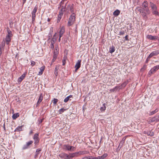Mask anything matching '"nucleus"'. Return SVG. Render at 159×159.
<instances>
[{
    "label": "nucleus",
    "mask_w": 159,
    "mask_h": 159,
    "mask_svg": "<svg viewBox=\"0 0 159 159\" xmlns=\"http://www.w3.org/2000/svg\"><path fill=\"white\" fill-rule=\"evenodd\" d=\"M59 14H62V16L63 15V13L62 12V9H61V10L59 12Z\"/></svg>",
    "instance_id": "0e129e2a"
},
{
    "label": "nucleus",
    "mask_w": 159,
    "mask_h": 159,
    "mask_svg": "<svg viewBox=\"0 0 159 159\" xmlns=\"http://www.w3.org/2000/svg\"><path fill=\"white\" fill-rule=\"evenodd\" d=\"M12 35H12V34H7L6 35V37H7V38H11L12 36Z\"/></svg>",
    "instance_id": "49530a36"
},
{
    "label": "nucleus",
    "mask_w": 159,
    "mask_h": 159,
    "mask_svg": "<svg viewBox=\"0 0 159 159\" xmlns=\"http://www.w3.org/2000/svg\"><path fill=\"white\" fill-rule=\"evenodd\" d=\"M22 126H18V127H17L15 130L14 131H20L22 130Z\"/></svg>",
    "instance_id": "c85d7f7f"
},
{
    "label": "nucleus",
    "mask_w": 159,
    "mask_h": 159,
    "mask_svg": "<svg viewBox=\"0 0 159 159\" xmlns=\"http://www.w3.org/2000/svg\"><path fill=\"white\" fill-rule=\"evenodd\" d=\"M128 80H127L125 81L120 86H121V89L122 88H124L125 87L126 85L128 84Z\"/></svg>",
    "instance_id": "4be33fe9"
},
{
    "label": "nucleus",
    "mask_w": 159,
    "mask_h": 159,
    "mask_svg": "<svg viewBox=\"0 0 159 159\" xmlns=\"http://www.w3.org/2000/svg\"><path fill=\"white\" fill-rule=\"evenodd\" d=\"M107 156V154L105 153L101 156H98V157H93L91 159H104V158Z\"/></svg>",
    "instance_id": "9b49d317"
},
{
    "label": "nucleus",
    "mask_w": 159,
    "mask_h": 159,
    "mask_svg": "<svg viewBox=\"0 0 159 159\" xmlns=\"http://www.w3.org/2000/svg\"><path fill=\"white\" fill-rule=\"evenodd\" d=\"M43 120V119H39L38 120L39 124L42 123Z\"/></svg>",
    "instance_id": "de8ad7c7"
},
{
    "label": "nucleus",
    "mask_w": 159,
    "mask_h": 159,
    "mask_svg": "<svg viewBox=\"0 0 159 159\" xmlns=\"http://www.w3.org/2000/svg\"><path fill=\"white\" fill-rule=\"evenodd\" d=\"M75 21V14L74 13H73L70 16L68 20L67 23L68 26H70L74 24Z\"/></svg>",
    "instance_id": "f257e3e1"
},
{
    "label": "nucleus",
    "mask_w": 159,
    "mask_h": 159,
    "mask_svg": "<svg viewBox=\"0 0 159 159\" xmlns=\"http://www.w3.org/2000/svg\"><path fill=\"white\" fill-rule=\"evenodd\" d=\"M64 1H63V0H62L61 1L60 3V4L61 6L64 4Z\"/></svg>",
    "instance_id": "052dcab7"
},
{
    "label": "nucleus",
    "mask_w": 159,
    "mask_h": 159,
    "mask_svg": "<svg viewBox=\"0 0 159 159\" xmlns=\"http://www.w3.org/2000/svg\"><path fill=\"white\" fill-rule=\"evenodd\" d=\"M26 73H24L20 77L18 78V81L20 83L22 80L25 78L26 76Z\"/></svg>",
    "instance_id": "dca6fc26"
},
{
    "label": "nucleus",
    "mask_w": 159,
    "mask_h": 159,
    "mask_svg": "<svg viewBox=\"0 0 159 159\" xmlns=\"http://www.w3.org/2000/svg\"><path fill=\"white\" fill-rule=\"evenodd\" d=\"M39 153H37L34 156V158H36L38 156V155L39 154Z\"/></svg>",
    "instance_id": "bf43d9fd"
},
{
    "label": "nucleus",
    "mask_w": 159,
    "mask_h": 159,
    "mask_svg": "<svg viewBox=\"0 0 159 159\" xmlns=\"http://www.w3.org/2000/svg\"><path fill=\"white\" fill-rule=\"evenodd\" d=\"M35 64V62L34 61H32L31 63V65L32 66H34Z\"/></svg>",
    "instance_id": "864d4df0"
},
{
    "label": "nucleus",
    "mask_w": 159,
    "mask_h": 159,
    "mask_svg": "<svg viewBox=\"0 0 159 159\" xmlns=\"http://www.w3.org/2000/svg\"><path fill=\"white\" fill-rule=\"evenodd\" d=\"M147 65H146V64H144L143 65L142 68H143L144 69H146L147 68Z\"/></svg>",
    "instance_id": "13d9d810"
},
{
    "label": "nucleus",
    "mask_w": 159,
    "mask_h": 159,
    "mask_svg": "<svg viewBox=\"0 0 159 159\" xmlns=\"http://www.w3.org/2000/svg\"><path fill=\"white\" fill-rule=\"evenodd\" d=\"M148 2L147 1H144L142 3L143 8H145L148 7Z\"/></svg>",
    "instance_id": "aec40b11"
},
{
    "label": "nucleus",
    "mask_w": 159,
    "mask_h": 159,
    "mask_svg": "<svg viewBox=\"0 0 159 159\" xmlns=\"http://www.w3.org/2000/svg\"><path fill=\"white\" fill-rule=\"evenodd\" d=\"M136 10L140 13H142L144 11L143 8L142 9L141 7H138L136 8Z\"/></svg>",
    "instance_id": "7c9ffc66"
},
{
    "label": "nucleus",
    "mask_w": 159,
    "mask_h": 159,
    "mask_svg": "<svg viewBox=\"0 0 159 159\" xmlns=\"http://www.w3.org/2000/svg\"><path fill=\"white\" fill-rule=\"evenodd\" d=\"M92 158H93V157L92 156H89L87 157H85L83 158L82 159H91Z\"/></svg>",
    "instance_id": "79ce46f5"
},
{
    "label": "nucleus",
    "mask_w": 159,
    "mask_h": 159,
    "mask_svg": "<svg viewBox=\"0 0 159 159\" xmlns=\"http://www.w3.org/2000/svg\"><path fill=\"white\" fill-rule=\"evenodd\" d=\"M41 151V148L37 149L36 151V153H39V152Z\"/></svg>",
    "instance_id": "603ef678"
},
{
    "label": "nucleus",
    "mask_w": 159,
    "mask_h": 159,
    "mask_svg": "<svg viewBox=\"0 0 159 159\" xmlns=\"http://www.w3.org/2000/svg\"><path fill=\"white\" fill-rule=\"evenodd\" d=\"M125 40L126 41H128L129 39L128 38V35H127L125 36Z\"/></svg>",
    "instance_id": "4d7b16f0"
},
{
    "label": "nucleus",
    "mask_w": 159,
    "mask_h": 159,
    "mask_svg": "<svg viewBox=\"0 0 159 159\" xmlns=\"http://www.w3.org/2000/svg\"><path fill=\"white\" fill-rule=\"evenodd\" d=\"M58 156L62 159H70L69 155L64 152L61 153Z\"/></svg>",
    "instance_id": "0eeeda50"
},
{
    "label": "nucleus",
    "mask_w": 159,
    "mask_h": 159,
    "mask_svg": "<svg viewBox=\"0 0 159 159\" xmlns=\"http://www.w3.org/2000/svg\"><path fill=\"white\" fill-rule=\"evenodd\" d=\"M143 10L144 11L146 12L148 14H150V11L149 10V8L147 7L145 8H143Z\"/></svg>",
    "instance_id": "2f4dec72"
},
{
    "label": "nucleus",
    "mask_w": 159,
    "mask_h": 159,
    "mask_svg": "<svg viewBox=\"0 0 159 159\" xmlns=\"http://www.w3.org/2000/svg\"><path fill=\"white\" fill-rule=\"evenodd\" d=\"M65 32V29L64 27H61V29L59 33H61L63 34Z\"/></svg>",
    "instance_id": "e433bc0d"
},
{
    "label": "nucleus",
    "mask_w": 159,
    "mask_h": 159,
    "mask_svg": "<svg viewBox=\"0 0 159 159\" xmlns=\"http://www.w3.org/2000/svg\"><path fill=\"white\" fill-rule=\"evenodd\" d=\"M72 95H70L69 96H68L67 97H66L64 100V102H67L68 100H69V99L70 98H72Z\"/></svg>",
    "instance_id": "cd10ccee"
},
{
    "label": "nucleus",
    "mask_w": 159,
    "mask_h": 159,
    "mask_svg": "<svg viewBox=\"0 0 159 159\" xmlns=\"http://www.w3.org/2000/svg\"><path fill=\"white\" fill-rule=\"evenodd\" d=\"M38 7L37 5H36L34 9L31 12L32 17V22H33L35 20L36 17V13L37 11Z\"/></svg>",
    "instance_id": "20e7f679"
},
{
    "label": "nucleus",
    "mask_w": 159,
    "mask_h": 159,
    "mask_svg": "<svg viewBox=\"0 0 159 159\" xmlns=\"http://www.w3.org/2000/svg\"><path fill=\"white\" fill-rule=\"evenodd\" d=\"M124 142L123 141H121L120 143H119V147H120V148H121L123 146V144H124Z\"/></svg>",
    "instance_id": "58836bf2"
},
{
    "label": "nucleus",
    "mask_w": 159,
    "mask_h": 159,
    "mask_svg": "<svg viewBox=\"0 0 159 159\" xmlns=\"http://www.w3.org/2000/svg\"><path fill=\"white\" fill-rule=\"evenodd\" d=\"M154 68H155V69L157 70H158L159 69V65L154 66Z\"/></svg>",
    "instance_id": "3c124183"
},
{
    "label": "nucleus",
    "mask_w": 159,
    "mask_h": 159,
    "mask_svg": "<svg viewBox=\"0 0 159 159\" xmlns=\"http://www.w3.org/2000/svg\"><path fill=\"white\" fill-rule=\"evenodd\" d=\"M34 144H35V146L37 145L39 142V139H34Z\"/></svg>",
    "instance_id": "72a5a7b5"
},
{
    "label": "nucleus",
    "mask_w": 159,
    "mask_h": 159,
    "mask_svg": "<svg viewBox=\"0 0 159 159\" xmlns=\"http://www.w3.org/2000/svg\"><path fill=\"white\" fill-rule=\"evenodd\" d=\"M19 116V113H16L14 114L12 116L13 119L15 120L16 118L18 117Z\"/></svg>",
    "instance_id": "b1692460"
},
{
    "label": "nucleus",
    "mask_w": 159,
    "mask_h": 159,
    "mask_svg": "<svg viewBox=\"0 0 159 159\" xmlns=\"http://www.w3.org/2000/svg\"><path fill=\"white\" fill-rule=\"evenodd\" d=\"M5 42H6L3 39L2 43L1 44H0V46H1V47L2 48H4L5 44Z\"/></svg>",
    "instance_id": "f704fd0d"
},
{
    "label": "nucleus",
    "mask_w": 159,
    "mask_h": 159,
    "mask_svg": "<svg viewBox=\"0 0 159 159\" xmlns=\"http://www.w3.org/2000/svg\"><path fill=\"white\" fill-rule=\"evenodd\" d=\"M26 0H23V5L26 2Z\"/></svg>",
    "instance_id": "774afa93"
},
{
    "label": "nucleus",
    "mask_w": 159,
    "mask_h": 159,
    "mask_svg": "<svg viewBox=\"0 0 159 159\" xmlns=\"http://www.w3.org/2000/svg\"><path fill=\"white\" fill-rule=\"evenodd\" d=\"M43 99V94L42 93L40 94L39 97V99L37 104H36V107H37L38 105L40 104V103L42 102Z\"/></svg>",
    "instance_id": "4468645a"
},
{
    "label": "nucleus",
    "mask_w": 159,
    "mask_h": 159,
    "mask_svg": "<svg viewBox=\"0 0 159 159\" xmlns=\"http://www.w3.org/2000/svg\"><path fill=\"white\" fill-rule=\"evenodd\" d=\"M66 110V109L64 108H62L59 110V113L61 114L63 112Z\"/></svg>",
    "instance_id": "a19ab883"
},
{
    "label": "nucleus",
    "mask_w": 159,
    "mask_h": 159,
    "mask_svg": "<svg viewBox=\"0 0 159 159\" xmlns=\"http://www.w3.org/2000/svg\"><path fill=\"white\" fill-rule=\"evenodd\" d=\"M147 13L145 11H143V12L141 13V15L143 17V18L144 19H146L148 17L147 16Z\"/></svg>",
    "instance_id": "5701e85b"
},
{
    "label": "nucleus",
    "mask_w": 159,
    "mask_h": 159,
    "mask_svg": "<svg viewBox=\"0 0 159 159\" xmlns=\"http://www.w3.org/2000/svg\"><path fill=\"white\" fill-rule=\"evenodd\" d=\"M63 34L59 33V37H61L62 36Z\"/></svg>",
    "instance_id": "338daca9"
},
{
    "label": "nucleus",
    "mask_w": 159,
    "mask_h": 159,
    "mask_svg": "<svg viewBox=\"0 0 159 159\" xmlns=\"http://www.w3.org/2000/svg\"><path fill=\"white\" fill-rule=\"evenodd\" d=\"M121 89V86H116L112 89H111L109 90L110 92H116L118 89Z\"/></svg>",
    "instance_id": "f8f14e48"
},
{
    "label": "nucleus",
    "mask_w": 159,
    "mask_h": 159,
    "mask_svg": "<svg viewBox=\"0 0 159 159\" xmlns=\"http://www.w3.org/2000/svg\"><path fill=\"white\" fill-rule=\"evenodd\" d=\"M53 101V103L55 104L58 102V100L57 99L54 98Z\"/></svg>",
    "instance_id": "37998d69"
},
{
    "label": "nucleus",
    "mask_w": 159,
    "mask_h": 159,
    "mask_svg": "<svg viewBox=\"0 0 159 159\" xmlns=\"http://www.w3.org/2000/svg\"><path fill=\"white\" fill-rule=\"evenodd\" d=\"M147 38L150 40H158V36H153L151 35H148L147 36Z\"/></svg>",
    "instance_id": "6e6552de"
},
{
    "label": "nucleus",
    "mask_w": 159,
    "mask_h": 159,
    "mask_svg": "<svg viewBox=\"0 0 159 159\" xmlns=\"http://www.w3.org/2000/svg\"><path fill=\"white\" fill-rule=\"evenodd\" d=\"M125 31L123 30H121L120 31V32L119 34L120 35H123L125 34Z\"/></svg>",
    "instance_id": "a18cd8bd"
},
{
    "label": "nucleus",
    "mask_w": 159,
    "mask_h": 159,
    "mask_svg": "<svg viewBox=\"0 0 159 159\" xmlns=\"http://www.w3.org/2000/svg\"><path fill=\"white\" fill-rule=\"evenodd\" d=\"M7 34H12L11 31L10 30L9 28L8 27L7 28Z\"/></svg>",
    "instance_id": "ea45409f"
},
{
    "label": "nucleus",
    "mask_w": 159,
    "mask_h": 159,
    "mask_svg": "<svg viewBox=\"0 0 159 159\" xmlns=\"http://www.w3.org/2000/svg\"><path fill=\"white\" fill-rule=\"evenodd\" d=\"M74 5L73 4L72 5H69L67 7V9L70 11L71 13H74Z\"/></svg>",
    "instance_id": "9d476101"
},
{
    "label": "nucleus",
    "mask_w": 159,
    "mask_h": 159,
    "mask_svg": "<svg viewBox=\"0 0 159 159\" xmlns=\"http://www.w3.org/2000/svg\"><path fill=\"white\" fill-rule=\"evenodd\" d=\"M157 111H158V110H157V109H155V110L151 112L150 113V115H152L154 114L155 113H156Z\"/></svg>",
    "instance_id": "4c0bfd02"
},
{
    "label": "nucleus",
    "mask_w": 159,
    "mask_h": 159,
    "mask_svg": "<svg viewBox=\"0 0 159 159\" xmlns=\"http://www.w3.org/2000/svg\"><path fill=\"white\" fill-rule=\"evenodd\" d=\"M115 48L114 46H112L110 48L109 52L110 53H112L115 51Z\"/></svg>",
    "instance_id": "393cba45"
},
{
    "label": "nucleus",
    "mask_w": 159,
    "mask_h": 159,
    "mask_svg": "<svg viewBox=\"0 0 159 159\" xmlns=\"http://www.w3.org/2000/svg\"><path fill=\"white\" fill-rule=\"evenodd\" d=\"M150 4L152 14L155 15L159 16V13L157 11V7L156 6L151 2H150Z\"/></svg>",
    "instance_id": "f03ea898"
},
{
    "label": "nucleus",
    "mask_w": 159,
    "mask_h": 159,
    "mask_svg": "<svg viewBox=\"0 0 159 159\" xmlns=\"http://www.w3.org/2000/svg\"><path fill=\"white\" fill-rule=\"evenodd\" d=\"M149 56L148 57L147 59H146V60L145 61V63H147L148 62L149 59L151 58V57L149 58Z\"/></svg>",
    "instance_id": "8fccbe9b"
},
{
    "label": "nucleus",
    "mask_w": 159,
    "mask_h": 159,
    "mask_svg": "<svg viewBox=\"0 0 159 159\" xmlns=\"http://www.w3.org/2000/svg\"><path fill=\"white\" fill-rule=\"evenodd\" d=\"M50 48L52 49H54V44L53 43H51Z\"/></svg>",
    "instance_id": "09e8293b"
},
{
    "label": "nucleus",
    "mask_w": 159,
    "mask_h": 159,
    "mask_svg": "<svg viewBox=\"0 0 159 159\" xmlns=\"http://www.w3.org/2000/svg\"><path fill=\"white\" fill-rule=\"evenodd\" d=\"M126 138V137H125H125H124L123 138V139H122V140L121 141H123L124 142H125V139Z\"/></svg>",
    "instance_id": "680f3d73"
},
{
    "label": "nucleus",
    "mask_w": 159,
    "mask_h": 159,
    "mask_svg": "<svg viewBox=\"0 0 159 159\" xmlns=\"http://www.w3.org/2000/svg\"><path fill=\"white\" fill-rule=\"evenodd\" d=\"M145 69H144L143 68H142L140 70V71L141 72H142V73H143L144 70H145Z\"/></svg>",
    "instance_id": "6e6d98bb"
},
{
    "label": "nucleus",
    "mask_w": 159,
    "mask_h": 159,
    "mask_svg": "<svg viewBox=\"0 0 159 159\" xmlns=\"http://www.w3.org/2000/svg\"><path fill=\"white\" fill-rule=\"evenodd\" d=\"M159 54V50L151 52L149 55V57H152L153 56H157Z\"/></svg>",
    "instance_id": "ddd939ff"
},
{
    "label": "nucleus",
    "mask_w": 159,
    "mask_h": 159,
    "mask_svg": "<svg viewBox=\"0 0 159 159\" xmlns=\"http://www.w3.org/2000/svg\"><path fill=\"white\" fill-rule=\"evenodd\" d=\"M63 148L65 150L72 152L74 151L75 147L72 146H70L69 145H64L63 146Z\"/></svg>",
    "instance_id": "423d86ee"
},
{
    "label": "nucleus",
    "mask_w": 159,
    "mask_h": 159,
    "mask_svg": "<svg viewBox=\"0 0 159 159\" xmlns=\"http://www.w3.org/2000/svg\"><path fill=\"white\" fill-rule=\"evenodd\" d=\"M150 120L151 122H157L159 121V116H156L150 119Z\"/></svg>",
    "instance_id": "1a4fd4ad"
},
{
    "label": "nucleus",
    "mask_w": 159,
    "mask_h": 159,
    "mask_svg": "<svg viewBox=\"0 0 159 159\" xmlns=\"http://www.w3.org/2000/svg\"><path fill=\"white\" fill-rule=\"evenodd\" d=\"M33 143V141L32 140L29 141V142L26 143L25 144L23 145L22 148V150H25L27 149L30 148V145L32 144Z\"/></svg>",
    "instance_id": "39448f33"
},
{
    "label": "nucleus",
    "mask_w": 159,
    "mask_h": 159,
    "mask_svg": "<svg viewBox=\"0 0 159 159\" xmlns=\"http://www.w3.org/2000/svg\"><path fill=\"white\" fill-rule=\"evenodd\" d=\"M11 38L6 37L5 41L7 44L8 45L9 44V43L11 41Z\"/></svg>",
    "instance_id": "a878e982"
},
{
    "label": "nucleus",
    "mask_w": 159,
    "mask_h": 159,
    "mask_svg": "<svg viewBox=\"0 0 159 159\" xmlns=\"http://www.w3.org/2000/svg\"><path fill=\"white\" fill-rule=\"evenodd\" d=\"M56 40V39H54L53 38H52L51 41V43H53V44H54L55 43V41Z\"/></svg>",
    "instance_id": "5fc2aeb1"
},
{
    "label": "nucleus",
    "mask_w": 159,
    "mask_h": 159,
    "mask_svg": "<svg viewBox=\"0 0 159 159\" xmlns=\"http://www.w3.org/2000/svg\"><path fill=\"white\" fill-rule=\"evenodd\" d=\"M45 67V66H43L40 68V71L38 73V75H41L43 74V71L44 70Z\"/></svg>",
    "instance_id": "6ab92c4d"
},
{
    "label": "nucleus",
    "mask_w": 159,
    "mask_h": 159,
    "mask_svg": "<svg viewBox=\"0 0 159 159\" xmlns=\"http://www.w3.org/2000/svg\"><path fill=\"white\" fill-rule=\"evenodd\" d=\"M55 49H59L58 46L57 45L55 46Z\"/></svg>",
    "instance_id": "69168bd1"
},
{
    "label": "nucleus",
    "mask_w": 159,
    "mask_h": 159,
    "mask_svg": "<svg viewBox=\"0 0 159 159\" xmlns=\"http://www.w3.org/2000/svg\"><path fill=\"white\" fill-rule=\"evenodd\" d=\"M120 11L119 10L117 9L113 12V15L115 16H117L120 14Z\"/></svg>",
    "instance_id": "412c9836"
},
{
    "label": "nucleus",
    "mask_w": 159,
    "mask_h": 159,
    "mask_svg": "<svg viewBox=\"0 0 159 159\" xmlns=\"http://www.w3.org/2000/svg\"><path fill=\"white\" fill-rule=\"evenodd\" d=\"M64 59L62 60V65L64 66L66 64V57H64Z\"/></svg>",
    "instance_id": "c03bdc74"
},
{
    "label": "nucleus",
    "mask_w": 159,
    "mask_h": 159,
    "mask_svg": "<svg viewBox=\"0 0 159 159\" xmlns=\"http://www.w3.org/2000/svg\"><path fill=\"white\" fill-rule=\"evenodd\" d=\"M59 69V66H56L55 69L54 71V74L56 75V76H57L58 75V71L57 70Z\"/></svg>",
    "instance_id": "c756f323"
},
{
    "label": "nucleus",
    "mask_w": 159,
    "mask_h": 159,
    "mask_svg": "<svg viewBox=\"0 0 159 159\" xmlns=\"http://www.w3.org/2000/svg\"><path fill=\"white\" fill-rule=\"evenodd\" d=\"M144 134H147L148 136H153L154 135V133L153 132H152V130L149 131H144Z\"/></svg>",
    "instance_id": "f3484780"
},
{
    "label": "nucleus",
    "mask_w": 159,
    "mask_h": 159,
    "mask_svg": "<svg viewBox=\"0 0 159 159\" xmlns=\"http://www.w3.org/2000/svg\"><path fill=\"white\" fill-rule=\"evenodd\" d=\"M58 54V52H54V55H56L57 56Z\"/></svg>",
    "instance_id": "e2e57ef3"
},
{
    "label": "nucleus",
    "mask_w": 159,
    "mask_h": 159,
    "mask_svg": "<svg viewBox=\"0 0 159 159\" xmlns=\"http://www.w3.org/2000/svg\"><path fill=\"white\" fill-rule=\"evenodd\" d=\"M103 106L102 107L100 108V110L102 112L105 110L106 109V104L104 103L103 104Z\"/></svg>",
    "instance_id": "bb28decb"
},
{
    "label": "nucleus",
    "mask_w": 159,
    "mask_h": 159,
    "mask_svg": "<svg viewBox=\"0 0 159 159\" xmlns=\"http://www.w3.org/2000/svg\"><path fill=\"white\" fill-rule=\"evenodd\" d=\"M62 14H59L58 15V18H57V23H58L60 21L61 19V17H62Z\"/></svg>",
    "instance_id": "473e14b6"
},
{
    "label": "nucleus",
    "mask_w": 159,
    "mask_h": 159,
    "mask_svg": "<svg viewBox=\"0 0 159 159\" xmlns=\"http://www.w3.org/2000/svg\"><path fill=\"white\" fill-rule=\"evenodd\" d=\"M81 60H79L78 61L77 63L76 64L75 67H77V69H79L80 67L81 66Z\"/></svg>",
    "instance_id": "a211bd4d"
},
{
    "label": "nucleus",
    "mask_w": 159,
    "mask_h": 159,
    "mask_svg": "<svg viewBox=\"0 0 159 159\" xmlns=\"http://www.w3.org/2000/svg\"><path fill=\"white\" fill-rule=\"evenodd\" d=\"M39 133H36L34 134L33 137V139H39Z\"/></svg>",
    "instance_id": "c9c22d12"
},
{
    "label": "nucleus",
    "mask_w": 159,
    "mask_h": 159,
    "mask_svg": "<svg viewBox=\"0 0 159 159\" xmlns=\"http://www.w3.org/2000/svg\"><path fill=\"white\" fill-rule=\"evenodd\" d=\"M86 151H80L74 153H70L69 154L70 159L75 157H77L81 155L85 154H86Z\"/></svg>",
    "instance_id": "7ed1b4c3"
},
{
    "label": "nucleus",
    "mask_w": 159,
    "mask_h": 159,
    "mask_svg": "<svg viewBox=\"0 0 159 159\" xmlns=\"http://www.w3.org/2000/svg\"><path fill=\"white\" fill-rule=\"evenodd\" d=\"M157 70L155 69V68H154V67H153L148 72V76H150L152 74L154 73Z\"/></svg>",
    "instance_id": "2eb2a0df"
}]
</instances>
